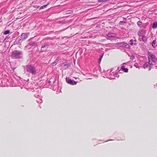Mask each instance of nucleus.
<instances>
[{
	"instance_id": "obj_24",
	"label": "nucleus",
	"mask_w": 157,
	"mask_h": 157,
	"mask_svg": "<svg viewBox=\"0 0 157 157\" xmlns=\"http://www.w3.org/2000/svg\"><path fill=\"white\" fill-rule=\"evenodd\" d=\"M103 54L102 55H101V57H100V58H101L102 59V57H103Z\"/></svg>"
},
{
	"instance_id": "obj_22",
	"label": "nucleus",
	"mask_w": 157,
	"mask_h": 157,
	"mask_svg": "<svg viewBox=\"0 0 157 157\" xmlns=\"http://www.w3.org/2000/svg\"><path fill=\"white\" fill-rule=\"evenodd\" d=\"M77 83V82H75V81H74V82H73V83L74 84H74H76Z\"/></svg>"
},
{
	"instance_id": "obj_7",
	"label": "nucleus",
	"mask_w": 157,
	"mask_h": 157,
	"mask_svg": "<svg viewBox=\"0 0 157 157\" xmlns=\"http://www.w3.org/2000/svg\"><path fill=\"white\" fill-rule=\"evenodd\" d=\"M121 69L122 71H123L125 72H127L128 71V70L127 68H125L124 66H122L121 67Z\"/></svg>"
},
{
	"instance_id": "obj_9",
	"label": "nucleus",
	"mask_w": 157,
	"mask_h": 157,
	"mask_svg": "<svg viewBox=\"0 0 157 157\" xmlns=\"http://www.w3.org/2000/svg\"><path fill=\"white\" fill-rule=\"evenodd\" d=\"M142 40L143 41L145 42L147 40V38L145 36H143L142 37Z\"/></svg>"
},
{
	"instance_id": "obj_21",
	"label": "nucleus",
	"mask_w": 157,
	"mask_h": 157,
	"mask_svg": "<svg viewBox=\"0 0 157 157\" xmlns=\"http://www.w3.org/2000/svg\"><path fill=\"white\" fill-rule=\"evenodd\" d=\"M122 44H123V45H124L125 46H126V45H127V44L126 43H122Z\"/></svg>"
},
{
	"instance_id": "obj_16",
	"label": "nucleus",
	"mask_w": 157,
	"mask_h": 157,
	"mask_svg": "<svg viewBox=\"0 0 157 157\" xmlns=\"http://www.w3.org/2000/svg\"><path fill=\"white\" fill-rule=\"evenodd\" d=\"M10 33V31L9 30H6L4 32V34L5 35H6V34H9Z\"/></svg>"
},
{
	"instance_id": "obj_11",
	"label": "nucleus",
	"mask_w": 157,
	"mask_h": 157,
	"mask_svg": "<svg viewBox=\"0 0 157 157\" xmlns=\"http://www.w3.org/2000/svg\"><path fill=\"white\" fill-rule=\"evenodd\" d=\"M21 54L19 52H14L13 53V55L14 56H18Z\"/></svg>"
},
{
	"instance_id": "obj_3",
	"label": "nucleus",
	"mask_w": 157,
	"mask_h": 157,
	"mask_svg": "<svg viewBox=\"0 0 157 157\" xmlns=\"http://www.w3.org/2000/svg\"><path fill=\"white\" fill-rule=\"evenodd\" d=\"M149 60V64L151 65H155V59L148 58Z\"/></svg>"
},
{
	"instance_id": "obj_6",
	"label": "nucleus",
	"mask_w": 157,
	"mask_h": 157,
	"mask_svg": "<svg viewBox=\"0 0 157 157\" xmlns=\"http://www.w3.org/2000/svg\"><path fill=\"white\" fill-rule=\"evenodd\" d=\"M29 33H23L21 35V36L22 37H24V38H23V39H25L29 35Z\"/></svg>"
},
{
	"instance_id": "obj_4",
	"label": "nucleus",
	"mask_w": 157,
	"mask_h": 157,
	"mask_svg": "<svg viewBox=\"0 0 157 157\" xmlns=\"http://www.w3.org/2000/svg\"><path fill=\"white\" fill-rule=\"evenodd\" d=\"M150 65H151L149 64V63H147L144 65V69L148 68V70L150 71L151 68Z\"/></svg>"
},
{
	"instance_id": "obj_17",
	"label": "nucleus",
	"mask_w": 157,
	"mask_h": 157,
	"mask_svg": "<svg viewBox=\"0 0 157 157\" xmlns=\"http://www.w3.org/2000/svg\"><path fill=\"white\" fill-rule=\"evenodd\" d=\"M72 12V11L71 10H68L65 12V14H67L71 13Z\"/></svg>"
},
{
	"instance_id": "obj_10",
	"label": "nucleus",
	"mask_w": 157,
	"mask_h": 157,
	"mask_svg": "<svg viewBox=\"0 0 157 157\" xmlns=\"http://www.w3.org/2000/svg\"><path fill=\"white\" fill-rule=\"evenodd\" d=\"M152 27L153 29H155L157 28V23H154L153 24Z\"/></svg>"
},
{
	"instance_id": "obj_2",
	"label": "nucleus",
	"mask_w": 157,
	"mask_h": 157,
	"mask_svg": "<svg viewBox=\"0 0 157 157\" xmlns=\"http://www.w3.org/2000/svg\"><path fill=\"white\" fill-rule=\"evenodd\" d=\"M48 47V45L47 44H45L41 47V50L42 52H46Z\"/></svg>"
},
{
	"instance_id": "obj_8",
	"label": "nucleus",
	"mask_w": 157,
	"mask_h": 157,
	"mask_svg": "<svg viewBox=\"0 0 157 157\" xmlns=\"http://www.w3.org/2000/svg\"><path fill=\"white\" fill-rule=\"evenodd\" d=\"M152 45L153 47L155 48L157 46L156 44V41L155 40H154L152 43Z\"/></svg>"
},
{
	"instance_id": "obj_1",
	"label": "nucleus",
	"mask_w": 157,
	"mask_h": 157,
	"mask_svg": "<svg viewBox=\"0 0 157 157\" xmlns=\"http://www.w3.org/2000/svg\"><path fill=\"white\" fill-rule=\"evenodd\" d=\"M26 69L27 71L33 74H35L36 72L35 67L32 65L26 66Z\"/></svg>"
},
{
	"instance_id": "obj_13",
	"label": "nucleus",
	"mask_w": 157,
	"mask_h": 157,
	"mask_svg": "<svg viewBox=\"0 0 157 157\" xmlns=\"http://www.w3.org/2000/svg\"><path fill=\"white\" fill-rule=\"evenodd\" d=\"M110 0H98V2H104L108 1H109Z\"/></svg>"
},
{
	"instance_id": "obj_15",
	"label": "nucleus",
	"mask_w": 157,
	"mask_h": 157,
	"mask_svg": "<svg viewBox=\"0 0 157 157\" xmlns=\"http://www.w3.org/2000/svg\"><path fill=\"white\" fill-rule=\"evenodd\" d=\"M48 5V4L45 5H43V6H41L40 8V10H42V9H43L44 8H46V7Z\"/></svg>"
},
{
	"instance_id": "obj_25",
	"label": "nucleus",
	"mask_w": 157,
	"mask_h": 157,
	"mask_svg": "<svg viewBox=\"0 0 157 157\" xmlns=\"http://www.w3.org/2000/svg\"><path fill=\"white\" fill-rule=\"evenodd\" d=\"M109 36H110L109 35Z\"/></svg>"
},
{
	"instance_id": "obj_23",
	"label": "nucleus",
	"mask_w": 157,
	"mask_h": 157,
	"mask_svg": "<svg viewBox=\"0 0 157 157\" xmlns=\"http://www.w3.org/2000/svg\"><path fill=\"white\" fill-rule=\"evenodd\" d=\"M101 58H100V59H99V63H100L101 60Z\"/></svg>"
},
{
	"instance_id": "obj_19",
	"label": "nucleus",
	"mask_w": 157,
	"mask_h": 157,
	"mask_svg": "<svg viewBox=\"0 0 157 157\" xmlns=\"http://www.w3.org/2000/svg\"><path fill=\"white\" fill-rule=\"evenodd\" d=\"M52 64L53 66H55L56 64V63L55 62H53L52 63Z\"/></svg>"
},
{
	"instance_id": "obj_20",
	"label": "nucleus",
	"mask_w": 157,
	"mask_h": 157,
	"mask_svg": "<svg viewBox=\"0 0 157 157\" xmlns=\"http://www.w3.org/2000/svg\"><path fill=\"white\" fill-rule=\"evenodd\" d=\"M130 42H131V43H130V45H132L133 44V40H130Z\"/></svg>"
},
{
	"instance_id": "obj_5",
	"label": "nucleus",
	"mask_w": 157,
	"mask_h": 157,
	"mask_svg": "<svg viewBox=\"0 0 157 157\" xmlns=\"http://www.w3.org/2000/svg\"><path fill=\"white\" fill-rule=\"evenodd\" d=\"M148 57V58H150V59H155V56L154 55H153L151 53H149V54Z\"/></svg>"
},
{
	"instance_id": "obj_12",
	"label": "nucleus",
	"mask_w": 157,
	"mask_h": 157,
	"mask_svg": "<svg viewBox=\"0 0 157 157\" xmlns=\"http://www.w3.org/2000/svg\"><path fill=\"white\" fill-rule=\"evenodd\" d=\"M137 25L140 27H141L142 23L141 21H139L137 22Z\"/></svg>"
},
{
	"instance_id": "obj_18",
	"label": "nucleus",
	"mask_w": 157,
	"mask_h": 157,
	"mask_svg": "<svg viewBox=\"0 0 157 157\" xmlns=\"http://www.w3.org/2000/svg\"><path fill=\"white\" fill-rule=\"evenodd\" d=\"M138 35L139 36H141V33L140 32H139L138 33Z\"/></svg>"
},
{
	"instance_id": "obj_14",
	"label": "nucleus",
	"mask_w": 157,
	"mask_h": 157,
	"mask_svg": "<svg viewBox=\"0 0 157 157\" xmlns=\"http://www.w3.org/2000/svg\"><path fill=\"white\" fill-rule=\"evenodd\" d=\"M67 82L71 84L72 85H74V84L73 83V81L71 80V79H68V81H67Z\"/></svg>"
}]
</instances>
